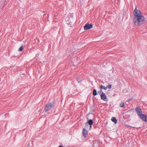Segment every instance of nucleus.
<instances>
[{
    "label": "nucleus",
    "mask_w": 147,
    "mask_h": 147,
    "mask_svg": "<svg viewBox=\"0 0 147 147\" xmlns=\"http://www.w3.org/2000/svg\"><path fill=\"white\" fill-rule=\"evenodd\" d=\"M133 15V22L135 26H140L144 23L145 18L142 14L140 11L137 9L136 6L134 11Z\"/></svg>",
    "instance_id": "f257e3e1"
},
{
    "label": "nucleus",
    "mask_w": 147,
    "mask_h": 147,
    "mask_svg": "<svg viewBox=\"0 0 147 147\" xmlns=\"http://www.w3.org/2000/svg\"><path fill=\"white\" fill-rule=\"evenodd\" d=\"M53 106L51 103H49L46 104L45 108V112H47L48 111L49 109L51 108Z\"/></svg>",
    "instance_id": "f03ea898"
},
{
    "label": "nucleus",
    "mask_w": 147,
    "mask_h": 147,
    "mask_svg": "<svg viewBox=\"0 0 147 147\" xmlns=\"http://www.w3.org/2000/svg\"><path fill=\"white\" fill-rule=\"evenodd\" d=\"M92 27L93 25L92 24L87 23L84 25V29L85 30H87L92 28Z\"/></svg>",
    "instance_id": "7ed1b4c3"
},
{
    "label": "nucleus",
    "mask_w": 147,
    "mask_h": 147,
    "mask_svg": "<svg viewBox=\"0 0 147 147\" xmlns=\"http://www.w3.org/2000/svg\"><path fill=\"white\" fill-rule=\"evenodd\" d=\"M139 116L140 118L143 121H145L146 122H147V116L146 115L141 114Z\"/></svg>",
    "instance_id": "20e7f679"
},
{
    "label": "nucleus",
    "mask_w": 147,
    "mask_h": 147,
    "mask_svg": "<svg viewBox=\"0 0 147 147\" xmlns=\"http://www.w3.org/2000/svg\"><path fill=\"white\" fill-rule=\"evenodd\" d=\"M100 96L102 100L105 101L108 100L107 97H106V95H105V94L104 93H102V94H101L100 95Z\"/></svg>",
    "instance_id": "39448f33"
},
{
    "label": "nucleus",
    "mask_w": 147,
    "mask_h": 147,
    "mask_svg": "<svg viewBox=\"0 0 147 147\" xmlns=\"http://www.w3.org/2000/svg\"><path fill=\"white\" fill-rule=\"evenodd\" d=\"M136 111L138 116L142 114V111L141 108L139 107H136Z\"/></svg>",
    "instance_id": "423d86ee"
},
{
    "label": "nucleus",
    "mask_w": 147,
    "mask_h": 147,
    "mask_svg": "<svg viewBox=\"0 0 147 147\" xmlns=\"http://www.w3.org/2000/svg\"><path fill=\"white\" fill-rule=\"evenodd\" d=\"M99 144L97 140H95L94 141L93 147H99Z\"/></svg>",
    "instance_id": "0eeeda50"
},
{
    "label": "nucleus",
    "mask_w": 147,
    "mask_h": 147,
    "mask_svg": "<svg viewBox=\"0 0 147 147\" xmlns=\"http://www.w3.org/2000/svg\"><path fill=\"white\" fill-rule=\"evenodd\" d=\"M82 134L85 137H86L88 134L87 131L85 129H83L82 131Z\"/></svg>",
    "instance_id": "6e6552de"
},
{
    "label": "nucleus",
    "mask_w": 147,
    "mask_h": 147,
    "mask_svg": "<svg viewBox=\"0 0 147 147\" xmlns=\"http://www.w3.org/2000/svg\"><path fill=\"white\" fill-rule=\"evenodd\" d=\"M93 123V121L92 119L89 120L88 121V123L86 122V125H87V126H88V124H89L90 125H92Z\"/></svg>",
    "instance_id": "1a4fd4ad"
},
{
    "label": "nucleus",
    "mask_w": 147,
    "mask_h": 147,
    "mask_svg": "<svg viewBox=\"0 0 147 147\" xmlns=\"http://www.w3.org/2000/svg\"><path fill=\"white\" fill-rule=\"evenodd\" d=\"M111 121L114 122L115 124H116L117 123V120L115 117H113L111 119Z\"/></svg>",
    "instance_id": "9d476101"
},
{
    "label": "nucleus",
    "mask_w": 147,
    "mask_h": 147,
    "mask_svg": "<svg viewBox=\"0 0 147 147\" xmlns=\"http://www.w3.org/2000/svg\"><path fill=\"white\" fill-rule=\"evenodd\" d=\"M100 89L101 90L102 89H104L105 90H106L107 89V86H105L101 85L100 86Z\"/></svg>",
    "instance_id": "9b49d317"
},
{
    "label": "nucleus",
    "mask_w": 147,
    "mask_h": 147,
    "mask_svg": "<svg viewBox=\"0 0 147 147\" xmlns=\"http://www.w3.org/2000/svg\"><path fill=\"white\" fill-rule=\"evenodd\" d=\"M93 94L94 96H95L97 94V93L96 89H94L93 90Z\"/></svg>",
    "instance_id": "f8f14e48"
},
{
    "label": "nucleus",
    "mask_w": 147,
    "mask_h": 147,
    "mask_svg": "<svg viewBox=\"0 0 147 147\" xmlns=\"http://www.w3.org/2000/svg\"><path fill=\"white\" fill-rule=\"evenodd\" d=\"M120 105L121 107H123L124 106V103L123 102H121L120 103Z\"/></svg>",
    "instance_id": "ddd939ff"
},
{
    "label": "nucleus",
    "mask_w": 147,
    "mask_h": 147,
    "mask_svg": "<svg viewBox=\"0 0 147 147\" xmlns=\"http://www.w3.org/2000/svg\"><path fill=\"white\" fill-rule=\"evenodd\" d=\"M23 49V46H22L20 47L19 48V49H18V51H22Z\"/></svg>",
    "instance_id": "4468645a"
},
{
    "label": "nucleus",
    "mask_w": 147,
    "mask_h": 147,
    "mask_svg": "<svg viewBox=\"0 0 147 147\" xmlns=\"http://www.w3.org/2000/svg\"><path fill=\"white\" fill-rule=\"evenodd\" d=\"M98 92L99 94H100L103 93H104V92L102 91V90L101 89L100 90L98 91Z\"/></svg>",
    "instance_id": "2eb2a0df"
},
{
    "label": "nucleus",
    "mask_w": 147,
    "mask_h": 147,
    "mask_svg": "<svg viewBox=\"0 0 147 147\" xmlns=\"http://www.w3.org/2000/svg\"><path fill=\"white\" fill-rule=\"evenodd\" d=\"M112 87V85L111 84H110L107 86V88H108L109 89H111Z\"/></svg>",
    "instance_id": "dca6fc26"
},
{
    "label": "nucleus",
    "mask_w": 147,
    "mask_h": 147,
    "mask_svg": "<svg viewBox=\"0 0 147 147\" xmlns=\"http://www.w3.org/2000/svg\"><path fill=\"white\" fill-rule=\"evenodd\" d=\"M77 80L78 81V82H80L81 81V79L79 78H77Z\"/></svg>",
    "instance_id": "f3484780"
},
{
    "label": "nucleus",
    "mask_w": 147,
    "mask_h": 147,
    "mask_svg": "<svg viewBox=\"0 0 147 147\" xmlns=\"http://www.w3.org/2000/svg\"><path fill=\"white\" fill-rule=\"evenodd\" d=\"M132 100V99H128V101L129 102L130 100Z\"/></svg>",
    "instance_id": "a211bd4d"
},
{
    "label": "nucleus",
    "mask_w": 147,
    "mask_h": 147,
    "mask_svg": "<svg viewBox=\"0 0 147 147\" xmlns=\"http://www.w3.org/2000/svg\"><path fill=\"white\" fill-rule=\"evenodd\" d=\"M92 127V125H90V129Z\"/></svg>",
    "instance_id": "6ab92c4d"
},
{
    "label": "nucleus",
    "mask_w": 147,
    "mask_h": 147,
    "mask_svg": "<svg viewBox=\"0 0 147 147\" xmlns=\"http://www.w3.org/2000/svg\"><path fill=\"white\" fill-rule=\"evenodd\" d=\"M59 147H63V146H59Z\"/></svg>",
    "instance_id": "aec40b11"
}]
</instances>
